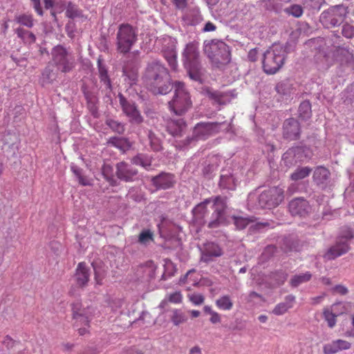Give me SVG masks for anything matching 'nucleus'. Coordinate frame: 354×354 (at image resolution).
<instances>
[{
	"label": "nucleus",
	"instance_id": "1",
	"mask_svg": "<svg viewBox=\"0 0 354 354\" xmlns=\"http://www.w3.org/2000/svg\"><path fill=\"white\" fill-rule=\"evenodd\" d=\"M146 76L154 93L166 94L170 90L169 76L167 69L159 62L149 65Z\"/></svg>",
	"mask_w": 354,
	"mask_h": 354
},
{
	"label": "nucleus",
	"instance_id": "2",
	"mask_svg": "<svg viewBox=\"0 0 354 354\" xmlns=\"http://www.w3.org/2000/svg\"><path fill=\"white\" fill-rule=\"evenodd\" d=\"M286 48L281 44H274L264 53L263 67L268 74L277 72L284 64Z\"/></svg>",
	"mask_w": 354,
	"mask_h": 354
},
{
	"label": "nucleus",
	"instance_id": "3",
	"mask_svg": "<svg viewBox=\"0 0 354 354\" xmlns=\"http://www.w3.org/2000/svg\"><path fill=\"white\" fill-rule=\"evenodd\" d=\"M204 51L215 65L225 64L230 60L229 47L219 40H211L205 44Z\"/></svg>",
	"mask_w": 354,
	"mask_h": 354
},
{
	"label": "nucleus",
	"instance_id": "4",
	"mask_svg": "<svg viewBox=\"0 0 354 354\" xmlns=\"http://www.w3.org/2000/svg\"><path fill=\"white\" fill-rule=\"evenodd\" d=\"M169 105L170 109L176 115L183 114L191 107L189 93L183 83L177 82L174 84V95Z\"/></svg>",
	"mask_w": 354,
	"mask_h": 354
},
{
	"label": "nucleus",
	"instance_id": "5",
	"mask_svg": "<svg viewBox=\"0 0 354 354\" xmlns=\"http://www.w3.org/2000/svg\"><path fill=\"white\" fill-rule=\"evenodd\" d=\"M136 33L132 26L122 24L117 34L118 50L123 53L129 52L136 42Z\"/></svg>",
	"mask_w": 354,
	"mask_h": 354
},
{
	"label": "nucleus",
	"instance_id": "6",
	"mask_svg": "<svg viewBox=\"0 0 354 354\" xmlns=\"http://www.w3.org/2000/svg\"><path fill=\"white\" fill-rule=\"evenodd\" d=\"M283 191L279 187H273L264 191L259 196V205L263 208L277 206L283 199Z\"/></svg>",
	"mask_w": 354,
	"mask_h": 354
},
{
	"label": "nucleus",
	"instance_id": "7",
	"mask_svg": "<svg viewBox=\"0 0 354 354\" xmlns=\"http://www.w3.org/2000/svg\"><path fill=\"white\" fill-rule=\"evenodd\" d=\"M212 207L215 215L214 214L213 221L209 223V227H216L220 224H227L230 222L225 216V203L223 198L216 197L214 200Z\"/></svg>",
	"mask_w": 354,
	"mask_h": 354
},
{
	"label": "nucleus",
	"instance_id": "8",
	"mask_svg": "<svg viewBox=\"0 0 354 354\" xmlns=\"http://www.w3.org/2000/svg\"><path fill=\"white\" fill-rule=\"evenodd\" d=\"M119 97L122 110L126 115L129 118V120L131 122L136 124L142 122V118L135 104L127 101L121 95H120Z\"/></svg>",
	"mask_w": 354,
	"mask_h": 354
},
{
	"label": "nucleus",
	"instance_id": "9",
	"mask_svg": "<svg viewBox=\"0 0 354 354\" xmlns=\"http://www.w3.org/2000/svg\"><path fill=\"white\" fill-rule=\"evenodd\" d=\"M351 347V344L349 342L339 339L324 345L323 352L324 354H335L342 351L348 350Z\"/></svg>",
	"mask_w": 354,
	"mask_h": 354
},
{
	"label": "nucleus",
	"instance_id": "10",
	"mask_svg": "<svg viewBox=\"0 0 354 354\" xmlns=\"http://www.w3.org/2000/svg\"><path fill=\"white\" fill-rule=\"evenodd\" d=\"M352 238L350 236L348 238L344 240H340L334 246L331 247L328 251L325 254V257L328 259H335L343 254H345L349 250V245L348 243V239Z\"/></svg>",
	"mask_w": 354,
	"mask_h": 354
},
{
	"label": "nucleus",
	"instance_id": "11",
	"mask_svg": "<svg viewBox=\"0 0 354 354\" xmlns=\"http://www.w3.org/2000/svg\"><path fill=\"white\" fill-rule=\"evenodd\" d=\"M53 55L55 62L60 65L63 72H68L72 68V63L66 59V52L64 48L61 46L55 48L53 49Z\"/></svg>",
	"mask_w": 354,
	"mask_h": 354
},
{
	"label": "nucleus",
	"instance_id": "12",
	"mask_svg": "<svg viewBox=\"0 0 354 354\" xmlns=\"http://www.w3.org/2000/svg\"><path fill=\"white\" fill-rule=\"evenodd\" d=\"M308 209L307 201L301 198L292 200L289 204V209L292 215L304 216Z\"/></svg>",
	"mask_w": 354,
	"mask_h": 354
},
{
	"label": "nucleus",
	"instance_id": "13",
	"mask_svg": "<svg viewBox=\"0 0 354 354\" xmlns=\"http://www.w3.org/2000/svg\"><path fill=\"white\" fill-rule=\"evenodd\" d=\"M299 133V123L295 119H289L283 124V134L290 139H296Z\"/></svg>",
	"mask_w": 354,
	"mask_h": 354
},
{
	"label": "nucleus",
	"instance_id": "14",
	"mask_svg": "<svg viewBox=\"0 0 354 354\" xmlns=\"http://www.w3.org/2000/svg\"><path fill=\"white\" fill-rule=\"evenodd\" d=\"M89 269L84 263H80L76 270V281L77 286L83 287L86 285L89 280Z\"/></svg>",
	"mask_w": 354,
	"mask_h": 354
},
{
	"label": "nucleus",
	"instance_id": "15",
	"mask_svg": "<svg viewBox=\"0 0 354 354\" xmlns=\"http://www.w3.org/2000/svg\"><path fill=\"white\" fill-rule=\"evenodd\" d=\"M137 171L125 162H120L117 165V175L119 178L128 181L136 175Z\"/></svg>",
	"mask_w": 354,
	"mask_h": 354
},
{
	"label": "nucleus",
	"instance_id": "16",
	"mask_svg": "<svg viewBox=\"0 0 354 354\" xmlns=\"http://www.w3.org/2000/svg\"><path fill=\"white\" fill-rule=\"evenodd\" d=\"M153 184L158 188L167 189L174 183V176L168 174H161L153 178Z\"/></svg>",
	"mask_w": 354,
	"mask_h": 354
},
{
	"label": "nucleus",
	"instance_id": "17",
	"mask_svg": "<svg viewBox=\"0 0 354 354\" xmlns=\"http://www.w3.org/2000/svg\"><path fill=\"white\" fill-rule=\"evenodd\" d=\"M184 56L185 66L186 64L189 65L191 63L198 62V53L197 46L193 43L189 44L185 50Z\"/></svg>",
	"mask_w": 354,
	"mask_h": 354
},
{
	"label": "nucleus",
	"instance_id": "18",
	"mask_svg": "<svg viewBox=\"0 0 354 354\" xmlns=\"http://www.w3.org/2000/svg\"><path fill=\"white\" fill-rule=\"evenodd\" d=\"M294 301L295 297L293 296H288L283 302L279 303L274 307L272 313L276 315H282L292 308Z\"/></svg>",
	"mask_w": 354,
	"mask_h": 354
},
{
	"label": "nucleus",
	"instance_id": "19",
	"mask_svg": "<svg viewBox=\"0 0 354 354\" xmlns=\"http://www.w3.org/2000/svg\"><path fill=\"white\" fill-rule=\"evenodd\" d=\"M185 67L187 68L189 76L192 80L202 82L203 73L198 62L191 63L189 65L186 64Z\"/></svg>",
	"mask_w": 354,
	"mask_h": 354
},
{
	"label": "nucleus",
	"instance_id": "20",
	"mask_svg": "<svg viewBox=\"0 0 354 354\" xmlns=\"http://www.w3.org/2000/svg\"><path fill=\"white\" fill-rule=\"evenodd\" d=\"M169 40L171 46L167 49H164L165 57L167 59L170 66L174 69L176 66V55L174 47V41L171 38H169Z\"/></svg>",
	"mask_w": 354,
	"mask_h": 354
},
{
	"label": "nucleus",
	"instance_id": "21",
	"mask_svg": "<svg viewBox=\"0 0 354 354\" xmlns=\"http://www.w3.org/2000/svg\"><path fill=\"white\" fill-rule=\"evenodd\" d=\"M222 254L221 248L214 243H208L205 246V251L202 258L207 261L206 256L219 257Z\"/></svg>",
	"mask_w": 354,
	"mask_h": 354
},
{
	"label": "nucleus",
	"instance_id": "22",
	"mask_svg": "<svg viewBox=\"0 0 354 354\" xmlns=\"http://www.w3.org/2000/svg\"><path fill=\"white\" fill-rule=\"evenodd\" d=\"M214 124L211 123H201L195 127V133L198 136H205L211 134L214 128Z\"/></svg>",
	"mask_w": 354,
	"mask_h": 354
},
{
	"label": "nucleus",
	"instance_id": "23",
	"mask_svg": "<svg viewBox=\"0 0 354 354\" xmlns=\"http://www.w3.org/2000/svg\"><path fill=\"white\" fill-rule=\"evenodd\" d=\"M215 303L217 308L223 310H230L233 307V302L228 295L219 297Z\"/></svg>",
	"mask_w": 354,
	"mask_h": 354
},
{
	"label": "nucleus",
	"instance_id": "24",
	"mask_svg": "<svg viewBox=\"0 0 354 354\" xmlns=\"http://www.w3.org/2000/svg\"><path fill=\"white\" fill-rule=\"evenodd\" d=\"M329 174V171L326 168L319 167L315 170L313 178L317 183H322L328 179Z\"/></svg>",
	"mask_w": 354,
	"mask_h": 354
},
{
	"label": "nucleus",
	"instance_id": "25",
	"mask_svg": "<svg viewBox=\"0 0 354 354\" xmlns=\"http://www.w3.org/2000/svg\"><path fill=\"white\" fill-rule=\"evenodd\" d=\"M323 317L329 328H333L335 326L337 317L328 307L323 310Z\"/></svg>",
	"mask_w": 354,
	"mask_h": 354
},
{
	"label": "nucleus",
	"instance_id": "26",
	"mask_svg": "<svg viewBox=\"0 0 354 354\" xmlns=\"http://www.w3.org/2000/svg\"><path fill=\"white\" fill-rule=\"evenodd\" d=\"M311 169L307 167L298 168L292 174L291 178L293 180H301L307 177Z\"/></svg>",
	"mask_w": 354,
	"mask_h": 354
},
{
	"label": "nucleus",
	"instance_id": "27",
	"mask_svg": "<svg viewBox=\"0 0 354 354\" xmlns=\"http://www.w3.org/2000/svg\"><path fill=\"white\" fill-rule=\"evenodd\" d=\"M311 278V274L309 272H306L302 274L294 276L290 281V283L292 286H298L299 285L309 281Z\"/></svg>",
	"mask_w": 354,
	"mask_h": 354
},
{
	"label": "nucleus",
	"instance_id": "28",
	"mask_svg": "<svg viewBox=\"0 0 354 354\" xmlns=\"http://www.w3.org/2000/svg\"><path fill=\"white\" fill-rule=\"evenodd\" d=\"M285 12L294 17H300L304 12L303 8L300 5L293 4L285 8Z\"/></svg>",
	"mask_w": 354,
	"mask_h": 354
},
{
	"label": "nucleus",
	"instance_id": "29",
	"mask_svg": "<svg viewBox=\"0 0 354 354\" xmlns=\"http://www.w3.org/2000/svg\"><path fill=\"white\" fill-rule=\"evenodd\" d=\"M220 185L228 189H234L236 186L235 180L232 176H221Z\"/></svg>",
	"mask_w": 354,
	"mask_h": 354
},
{
	"label": "nucleus",
	"instance_id": "30",
	"mask_svg": "<svg viewBox=\"0 0 354 354\" xmlns=\"http://www.w3.org/2000/svg\"><path fill=\"white\" fill-rule=\"evenodd\" d=\"M171 319L174 325L178 326L184 322L186 319L184 314L179 310L175 309L173 310V314Z\"/></svg>",
	"mask_w": 354,
	"mask_h": 354
},
{
	"label": "nucleus",
	"instance_id": "31",
	"mask_svg": "<svg viewBox=\"0 0 354 354\" xmlns=\"http://www.w3.org/2000/svg\"><path fill=\"white\" fill-rule=\"evenodd\" d=\"M153 241V233L150 230L142 231L138 237V241L141 244L147 245Z\"/></svg>",
	"mask_w": 354,
	"mask_h": 354
},
{
	"label": "nucleus",
	"instance_id": "32",
	"mask_svg": "<svg viewBox=\"0 0 354 354\" xmlns=\"http://www.w3.org/2000/svg\"><path fill=\"white\" fill-rule=\"evenodd\" d=\"M95 271V280L98 285L102 283V280L104 278L105 271L104 269L97 267L95 263H92Z\"/></svg>",
	"mask_w": 354,
	"mask_h": 354
},
{
	"label": "nucleus",
	"instance_id": "33",
	"mask_svg": "<svg viewBox=\"0 0 354 354\" xmlns=\"http://www.w3.org/2000/svg\"><path fill=\"white\" fill-rule=\"evenodd\" d=\"M169 302L174 304H179L183 301V295L180 291H176L166 295Z\"/></svg>",
	"mask_w": 354,
	"mask_h": 354
},
{
	"label": "nucleus",
	"instance_id": "34",
	"mask_svg": "<svg viewBox=\"0 0 354 354\" xmlns=\"http://www.w3.org/2000/svg\"><path fill=\"white\" fill-rule=\"evenodd\" d=\"M66 15L69 18H75L80 16V12L75 5L71 3H68L66 8Z\"/></svg>",
	"mask_w": 354,
	"mask_h": 354
},
{
	"label": "nucleus",
	"instance_id": "35",
	"mask_svg": "<svg viewBox=\"0 0 354 354\" xmlns=\"http://www.w3.org/2000/svg\"><path fill=\"white\" fill-rule=\"evenodd\" d=\"M337 317L342 315L345 312V306L342 303L334 304L328 307Z\"/></svg>",
	"mask_w": 354,
	"mask_h": 354
},
{
	"label": "nucleus",
	"instance_id": "36",
	"mask_svg": "<svg viewBox=\"0 0 354 354\" xmlns=\"http://www.w3.org/2000/svg\"><path fill=\"white\" fill-rule=\"evenodd\" d=\"M232 219L234 221L236 227L240 230L245 227L250 222L248 218L243 217L233 216L232 217Z\"/></svg>",
	"mask_w": 354,
	"mask_h": 354
},
{
	"label": "nucleus",
	"instance_id": "37",
	"mask_svg": "<svg viewBox=\"0 0 354 354\" xmlns=\"http://www.w3.org/2000/svg\"><path fill=\"white\" fill-rule=\"evenodd\" d=\"M106 124L111 129L119 133H121L124 131L123 125L118 121L110 119L107 120Z\"/></svg>",
	"mask_w": 354,
	"mask_h": 354
},
{
	"label": "nucleus",
	"instance_id": "38",
	"mask_svg": "<svg viewBox=\"0 0 354 354\" xmlns=\"http://www.w3.org/2000/svg\"><path fill=\"white\" fill-rule=\"evenodd\" d=\"M22 108L20 106H16L14 109V117H13V123L17 127H21V122L22 121Z\"/></svg>",
	"mask_w": 354,
	"mask_h": 354
},
{
	"label": "nucleus",
	"instance_id": "39",
	"mask_svg": "<svg viewBox=\"0 0 354 354\" xmlns=\"http://www.w3.org/2000/svg\"><path fill=\"white\" fill-rule=\"evenodd\" d=\"M133 162L135 165H142L145 168H147L151 165V161L148 158H146L145 157H143L142 156H138L135 157L133 159Z\"/></svg>",
	"mask_w": 354,
	"mask_h": 354
},
{
	"label": "nucleus",
	"instance_id": "40",
	"mask_svg": "<svg viewBox=\"0 0 354 354\" xmlns=\"http://www.w3.org/2000/svg\"><path fill=\"white\" fill-rule=\"evenodd\" d=\"M109 143L112 144L115 147H118L121 149H124L126 147L129 146V144L127 143V142L125 140L122 139V138H111L109 140Z\"/></svg>",
	"mask_w": 354,
	"mask_h": 354
},
{
	"label": "nucleus",
	"instance_id": "41",
	"mask_svg": "<svg viewBox=\"0 0 354 354\" xmlns=\"http://www.w3.org/2000/svg\"><path fill=\"white\" fill-rule=\"evenodd\" d=\"M300 115L303 118L309 117L310 113V105L308 102H304L299 106Z\"/></svg>",
	"mask_w": 354,
	"mask_h": 354
},
{
	"label": "nucleus",
	"instance_id": "42",
	"mask_svg": "<svg viewBox=\"0 0 354 354\" xmlns=\"http://www.w3.org/2000/svg\"><path fill=\"white\" fill-rule=\"evenodd\" d=\"M188 298L194 305H201L204 301V297L201 294H192L188 295Z\"/></svg>",
	"mask_w": 354,
	"mask_h": 354
},
{
	"label": "nucleus",
	"instance_id": "43",
	"mask_svg": "<svg viewBox=\"0 0 354 354\" xmlns=\"http://www.w3.org/2000/svg\"><path fill=\"white\" fill-rule=\"evenodd\" d=\"M73 171L75 174V175L78 178L79 183L82 185H91L90 180L81 176L80 171L78 169L75 167H72Z\"/></svg>",
	"mask_w": 354,
	"mask_h": 354
},
{
	"label": "nucleus",
	"instance_id": "44",
	"mask_svg": "<svg viewBox=\"0 0 354 354\" xmlns=\"http://www.w3.org/2000/svg\"><path fill=\"white\" fill-rule=\"evenodd\" d=\"M195 274V271L194 270H191L187 272V274L182 277L179 280V284H189L188 278L191 275H194Z\"/></svg>",
	"mask_w": 354,
	"mask_h": 354
},
{
	"label": "nucleus",
	"instance_id": "45",
	"mask_svg": "<svg viewBox=\"0 0 354 354\" xmlns=\"http://www.w3.org/2000/svg\"><path fill=\"white\" fill-rule=\"evenodd\" d=\"M342 32L346 37H351L354 35V28L349 26H345L343 28Z\"/></svg>",
	"mask_w": 354,
	"mask_h": 354
},
{
	"label": "nucleus",
	"instance_id": "46",
	"mask_svg": "<svg viewBox=\"0 0 354 354\" xmlns=\"http://www.w3.org/2000/svg\"><path fill=\"white\" fill-rule=\"evenodd\" d=\"M333 12L335 13H339L341 15L340 19L338 20H336V21L333 24L335 25L337 23L339 22V21L342 20V15L345 13V8L342 6H337L332 9Z\"/></svg>",
	"mask_w": 354,
	"mask_h": 354
},
{
	"label": "nucleus",
	"instance_id": "47",
	"mask_svg": "<svg viewBox=\"0 0 354 354\" xmlns=\"http://www.w3.org/2000/svg\"><path fill=\"white\" fill-rule=\"evenodd\" d=\"M210 315H211V317H210L209 320L212 324H217V323L221 322V315L218 313L214 311V313H211Z\"/></svg>",
	"mask_w": 354,
	"mask_h": 354
},
{
	"label": "nucleus",
	"instance_id": "48",
	"mask_svg": "<svg viewBox=\"0 0 354 354\" xmlns=\"http://www.w3.org/2000/svg\"><path fill=\"white\" fill-rule=\"evenodd\" d=\"M334 291L338 294L344 295L347 294L348 289L344 286L338 285L334 288Z\"/></svg>",
	"mask_w": 354,
	"mask_h": 354
},
{
	"label": "nucleus",
	"instance_id": "49",
	"mask_svg": "<svg viewBox=\"0 0 354 354\" xmlns=\"http://www.w3.org/2000/svg\"><path fill=\"white\" fill-rule=\"evenodd\" d=\"M100 74L102 81L106 83L107 85H109V82L107 80L106 71L104 68L100 67Z\"/></svg>",
	"mask_w": 354,
	"mask_h": 354
},
{
	"label": "nucleus",
	"instance_id": "50",
	"mask_svg": "<svg viewBox=\"0 0 354 354\" xmlns=\"http://www.w3.org/2000/svg\"><path fill=\"white\" fill-rule=\"evenodd\" d=\"M74 317L76 319H80V322L81 321H83L84 322H86V325L88 324V319H84L83 317H82V313H79L77 310H75L74 308Z\"/></svg>",
	"mask_w": 354,
	"mask_h": 354
},
{
	"label": "nucleus",
	"instance_id": "51",
	"mask_svg": "<svg viewBox=\"0 0 354 354\" xmlns=\"http://www.w3.org/2000/svg\"><path fill=\"white\" fill-rule=\"evenodd\" d=\"M196 273L194 275H191L188 278L189 284L192 286H196L198 283V277H195Z\"/></svg>",
	"mask_w": 354,
	"mask_h": 354
},
{
	"label": "nucleus",
	"instance_id": "52",
	"mask_svg": "<svg viewBox=\"0 0 354 354\" xmlns=\"http://www.w3.org/2000/svg\"><path fill=\"white\" fill-rule=\"evenodd\" d=\"M216 29V26L211 22H207L203 30L205 32H209V31H214Z\"/></svg>",
	"mask_w": 354,
	"mask_h": 354
},
{
	"label": "nucleus",
	"instance_id": "53",
	"mask_svg": "<svg viewBox=\"0 0 354 354\" xmlns=\"http://www.w3.org/2000/svg\"><path fill=\"white\" fill-rule=\"evenodd\" d=\"M32 1L34 8H35L36 11L39 15L42 14L41 8L39 6V0H31Z\"/></svg>",
	"mask_w": 354,
	"mask_h": 354
},
{
	"label": "nucleus",
	"instance_id": "54",
	"mask_svg": "<svg viewBox=\"0 0 354 354\" xmlns=\"http://www.w3.org/2000/svg\"><path fill=\"white\" fill-rule=\"evenodd\" d=\"M177 125L178 126L179 130L171 132V133L174 136H178L183 131L185 124L183 121H180V122H178Z\"/></svg>",
	"mask_w": 354,
	"mask_h": 354
},
{
	"label": "nucleus",
	"instance_id": "55",
	"mask_svg": "<svg viewBox=\"0 0 354 354\" xmlns=\"http://www.w3.org/2000/svg\"><path fill=\"white\" fill-rule=\"evenodd\" d=\"M111 167L108 165H104L102 169V174L107 180H109V171Z\"/></svg>",
	"mask_w": 354,
	"mask_h": 354
},
{
	"label": "nucleus",
	"instance_id": "56",
	"mask_svg": "<svg viewBox=\"0 0 354 354\" xmlns=\"http://www.w3.org/2000/svg\"><path fill=\"white\" fill-rule=\"evenodd\" d=\"M201 348L198 346H196L192 347L189 350V354H201Z\"/></svg>",
	"mask_w": 354,
	"mask_h": 354
},
{
	"label": "nucleus",
	"instance_id": "57",
	"mask_svg": "<svg viewBox=\"0 0 354 354\" xmlns=\"http://www.w3.org/2000/svg\"><path fill=\"white\" fill-rule=\"evenodd\" d=\"M26 37V39H29L30 42H32L35 41V36L29 32H24V38Z\"/></svg>",
	"mask_w": 354,
	"mask_h": 354
},
{
	"label": "nucleus",
	"instance_id": "58",
	"mask_svg": "<svg viewBox=\"0 0 354 354\" xmlns=\"http://www.w3.org/2000/svg\"><path fill=\"white\" fill-rule=\"evenodd\" d=\"M178 8H183L185 6V0H173Z\"/></svg>",
	"mask_w": 354,
	"mask_h": 354
},
{
	"label": "nucleus",
	"instance_id": "59",
	"mask_svg": "<svg viewBox=\"0 0 354 354\" xmlns=\"http://www.w3.org/2000/svg\"><path fill=\"white\" fill-rule=\"evenodd\" d=\"M150 139H151V147H153V149L156 151L159 150L160 148V145L158 143L156 144V141L153 140L151 136H150Z\"/></svg>",
	"mask_w": 354,
	"mask_h": 354
},
{
	"label": "nucleus",
	"instance_id": "60",
	"mask_svg": "<svg viewBox=\"0 0 354 354\" xmlns=\"http://www.w3.org/2000/svg\"><path fill=\"white\" fill-rule=\"evenodd\" d=\"M23 24L26 25V26H32V23L30 21L29 17L24 15V22H23Z\"/></svg>",
	"mask_w": 354,
	"mask_h": 354
},
{
	"label": "nucleus",
	"instance_id": "61",
	"mask_svg": "<svg viewBox=\"0 0 354 354\" xmlns=\"http://www.w3.org/2000/svg\"><path fill=\"white\" fill-rule=\"evenodd\" d=\"M169 302L167 297H165V298L159 304V307L160 308H164L166 307V306L167 305V303Z\"/></svg>",
	"mask_w": 354,
	"mask_h": 354
},
{
	"label": "nucleus",
	"instance_id": "62",
	"mask_svg": "<svg viewBox=\"0 0 354 354\" xmlns=\"http://www.w3.org/2000/svg\"><path fill=\"white\" fill-rule=\"evenodd\" d=\"M78 331H79V334L80 335H84L88 333V328H86V327L80 328L78 329Z\"/></svg>",
	"mask_w": 354,
	"mask_h": 354
},
{
	"label": "nucleus",
	"instance_id": "63",
	"mask_svg": "<svg viewBox=\"0 0 354 354\" xmlns=\"http://www.w3.org/2000/svg\"><path fill=\"white\" fill-rule=\"evenodd\" d=\"M46 8H50L53 6L52 0H44Z\"/></svg>",
	"mask_w": 354,
	"mask_h": 354
},
{
	"label": "nucleus",
	"instance_id": "64",
	"mask_svg": "<svg viewBox=\"0 0 354 354\" xmlns=\"http://www.w3.org/2000/svg\"><path fill=\"white\" fill-rule=\"evenodd\" d=\"M190 314L193 317H198L200 316V312L198 310H192L190 311Z\"/></svg>",
	"mask_w": 354,
	"mask_h": 354
}]
</instances>
